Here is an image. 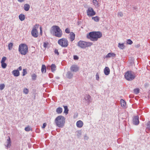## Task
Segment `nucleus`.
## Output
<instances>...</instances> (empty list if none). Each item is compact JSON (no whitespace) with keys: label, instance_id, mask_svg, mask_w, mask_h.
I'll list each match as a JSON object with an SVG mask.
<instances>
[{"label":"nucleus","instance_id":"nucleus-1","mask_svg":"<svg viewBox=\"0 0 150 150\" xmlns=\"http://www.w3.org/2000/svg\"><path fill=\"white\" fill-rule=\"evenodd\" d=\"M50 33L57 37L61 38L63 35L62 31L59 27L56 25L52 26L50 30Z\"/></svg>","mask_w":150,"mask_h":150},{"label":"nucleus","instance_id":"nucleus-2","mask_svg":"<svg viewBox=\"0 0 150 150\" xmlns=\"http://www.w3.org/2000/svg\"><path fill=\"white\" fill-rule=\"evenodd\" d=\"M102 36V34L100 32H90L87 36L91 41H94L97 40Z\"/></svg>","mask_w":150,"mask_h":150},{"label":"nucleus","instance_id":"nucleus-3","mask_svg":"<svg viewBox=\"0 0 150 150\" xmlns=\"http://www.w3.org/2000/svg\"><path fill=\"white\" fill-rule=\"evenodd\" d=\"M55 121L56 125L58 127H62L65 123V118L62 116H59L55 119Z\"/></svg>","mask_w":150,"mask_h":150},{"label":"nucleus","instance_id":"nucleus-4","mask_svg":"<svg viewBox=\"0 0 150 150\" xmlns=\"http://www.w3.org/2000/svg\"><path fill=\"white\" fill-rule=\"evenodd\" d=\"M18 50L21 54L25 55L28 52V46L25 44H21L19 45Z\"/></svg>","mask_w":150,"mask_h":150},{"label":"nucleus","instance_id":"nucleus-5","mask_svg":"<svg viewBox=\"0 0 150 150\" xmlns=\"http://www.w3.org/2000/svg\"><path fill=\"white\" fill-rule=\"evenodd\" d=\"M57 43L60 46L63 47H66L69 45L68 41L66 38H62L59 39Z\"/></svg>","mask_w":150,"mask_h":150},{"label":"nucleus","instance_id":"nucleus-6","mask_svg":"<svg viewBox=\"0 0 150 150\" xmlns=\"http://www.w3.org/2000/svg\"><path fill=\"white\" fill-rule=\"evenodd\" d=\"M92 44L90 42H86L82 41H80L78 43L79 46L82 48H85L90 46Z\"/></svg>","mask_w":150,"mask_h":150},{"label":"nucleus","instance_id":"nucleus-7","mask_svg":"<svg viewBox=\"0 0 150 150\" xmlns=\"http://www.w3.org/2000/svg\"><path fill=\"white\" fill-rule=\"evenodd\" d=\"M125 76L126 79L128 81H132L135 77V75L132 74L130 71H127L125 74Z\"/></svg>","mask_w":150,"mask_h":150},{"label":"nucleus","instance_id":"nucleus-8","mask_svg":"<svg viewBox=\"0 0 150 150\" xmlns=\"http://www.w3.org/2000/svg\"><path fill=\"white\" fill-rule=\"evenodd\" d=\"M39 25H36L33 26L31 31V34L35 38H37L38 36V32L37 29L38 28Z\"/></svg>","mask_w":150,"mask_h":150},{"label":"nucleus","instance_id":"nucleus-9","mask_svg":"<svg viewBox=\"0 0 150 150\" xmlns=\"http://www.w3.org/2000/svg\"><path fill=\"white\" fill-rule=\"evenodd\" d=\"M87 15L89 16H93L96 14V12L91 7H89L86 11Z\"/></svg>","mask_w":150,"mask_h":150},{"label":"nucleus","instance_id":"nucleus-10","mask_svg":"<svg viewBox=\"0 0 150 150\" xmlns=\"http://www.w3.org/2000/svg\"><path fill=\"white\" fill-rule=\"evenodd\" d=\"M139 117L137 116H135L133 119V124L135 125H138L139 123Z\"/></svg>","mask_w":150,"mask_h":150},{"label":"nucleus","instance_id":"nucleus-11","mask_svg":"<svg viewBox=\"0 0 150 150\" xmlns=\"http://www.w3.org/2000/svg\"><path fill=\"white\" fill-rule=\"evenodd\" d=\"M75 36V34L73 32H71L69 34V38L71 42H72L74 40Z\"/></svg>","mask_w":150,"mask_h":150},{"label":"nucleus","instance_id":"nucleus-12","mask_svg":"<svg viewBox=\"0 0 150 150\" xmlns=\"http://www.w3.org/2000/svg\"><path fill=\"white\" fill-rule=\"evenodd\" d=\"M76 125L77 127L81 128L83 126V123L82 121L80 120L77 122Z\"/></svg>","mask_w":150,"mask_h":150},{"label":"nucleus","instance_id":"nucleus-13","mask_svg":"<svg viewBox=\"0 0 150 150\" xmlns=\"http://www.w3.org/2000/svg\"><path fill=\"white\" fill-rule=\"evenodd\" d=\"M71 70L74 72L77 71L79 70L78 67L76 65H73L71 66Z\"/></svg>","mask_w":150,"mask_h":150},{"label":"nucleus","instance_id":"nucleus-14","mask_svg":"<svg viewBox=\"0 0 150 150\" xmlns=\"http://www.w3.org/2000/svg\"><path fill=\"white\" fill-rule=\"evenodd\" d=\"M104 72L105 74L106 75H108L110 72V70L108 67H106L104 69Z\"/></svg>","mask_w":150,"mask_h":150},{"label":"nucleus","instance_id":"nucleus-15","mask_svg":"<svg viewBox=\"0 0 150 150\" xmlns=\"http://www.w3.org/2000/svg\"><path fill=\"white\" fill-rule=\"evenodd\" d=\"M116 56L115 54L113 53H108L106 56V57L107 58L110 57H115Z\"/></svg>","mask_w":150,"mask_h":150},{"label":"nucleus","instance_id":"nucleus-16","mask_svg":"<svg viewBox=\"0 0 150 150\" xmlns=\"http://www.w3.org/2000/svg\"><path fill=\"white\" fill-rule=\"evenodd\" d=\"M12 73L15 76H19L20 73L19 70H14L12 71Z\"/></svg>","mask_w":150,"mask_h":150},{"label":"nucleus","instance_id":"nucleus-17","mask_svg":"<svg viewBox=\"0 0 150 150\" xmlns=\"http://www.w3.org/2000/svg\"><path fill=\"white\" fill-rule=\"evenodd\" d=\"M19 19L21 21H24L25 18V16L23 14H20L18 16Z\"/></svg>","mask_w":150,"mask_h":150},{"label":"nucleus","instance_id":"nucleus-18","mask_svg":"<svg viewBox=\"0 0 150 150\" xmlns=\"http://www.w3.org/2000/svg\"><path fill=\"white\" fill-rule=\"evenodd\" d=\"M7 143L6 145V146L7 148L8 147H10L11 146V139L9 137H8V139H7Z\"/></svg>","mask_w":150,"mask_h":150},{"label":"nucleus","instance_id":"nucleus-19","mask_svg":"<svg viewBox=\"0 0 150 150\" xmlns=\"http://www.w3.org/2000/svg\"><path fill=\"white\" fill-rule=\"evenodd\" d=\"M120 104L122 107H125L126 106V102L123 99H121L120 100Z\"/></svg>","mask_w":150,"mask_h":150},{"label":"nucleus","instance_id":"nucleus-20","mask_svg":"<svg viewBox=\"0 0 150 150\" xmlns=\"http://www.w3.org/2000/svg\"><path fill=\"white\" fill-rule=\"evenodd\" d=\"M46 71V68L45 65H42V66L41 71L42 73H45Z\"/></svg>","mask_w":150,"mask_h":150},{"label":"nucleus","instance_id":"nucleus-21","mask_svg":"<svg viewBox=\"0 0 150 150\" xmlns=\"http://www.w3.org/2000/svg\"><path fill=\"white\" fill-rule=\"evenodd\" d=\"M51 71L52 72H54L56 70V66L54 64H52L51 65Z\"/></svg>","mask_w":150,"mask_h":150},{"label":"nucleus","instance_id":"nucleus-22","mask_svg":"<svg viewBox=\"0 0 150 150\" xmlns=\"http://www.w3.org/2000/svg\"><path fill=\"white\" fill-rule=\"evenodd\" d=\"M93 5L96 7H98L99 6V3L97 0H93Z\"/></svg>","mask_w":150,"mask_h":150},{"label":"nucleus","instance_id":"nucleus-23","mask_svg":"<svg viewBox=\"0 0 150 150\" xmlns=\"http://www.w3.org/2000/svg\"><path fill=\"white\" fill-rule=\"evenodd\" d=\"M24 10L25 11H28L30 8V6L28 4H25L24 5Z\"/></svg>","mask_w":150,"mask_h":150},{"label":"nucleus","instance_id":"nucleus-24","mask_svg":"<svg viewBox=\"0 0 150 150\" xmlns=\"http://www.w3.org/2000/svg\"><path fill=\"white\" fill-rule=\"evenodd\" d=\"M92 19L94 21L98 22L100 20L98 16H96L95 17H92Z\"/></svg>","mask_w":150,"mask_h":150},{"label":"nucleus","instance_id":"nucleus-25","mask_svg":"<svg viewBox=\"0 0 150 150\" xmlns=\"http://www.w3.org/2000/svg\"><path fill=\"white\" fill-rule=\"evenodd\" d=\"M56 111L57 113L60 114L62 112V109L61 108H58L56 109Z\"/></svg>","mask_w":150,"mask_h":150},{"label":"nucleus","instance_id":"nucleus-26","mask_svg":"<svg viewBox=\"0 0 150 150\" xmlns=\"http://www.w3.org/2000/svg\"><path fill=\"white\" fill-rule=\"evenodd\" d=\"M118 47L121 49H123L125 48V46L123 43H119Z\"/></svg>","mask_w":150,"mask_h":150},{"label":"nucleus","instance_id":"nucleus-27","mask_svg":"<svg viewBox=\"0 0 150 150\" xmlns=\"http://www.w3.org/2000/svg\"><path fill=\"white\" fill-rule=\"evenodd\" d=\"M64 113H65L66 114H67L68 112V107L67 106H64Z\"/></svg>","mask_w":150,"mask_h":150},{"label":"nucleus","instance_id":"nucleus-28","mask_svg":"<svg viewBox=\"0 0 150 150\" xmlns=\"http://www.w3.org/2000/svg\"><path fill=\"white\" fill-rule=\"evenodd\" d=\"M13 46V45L12 43H10L8 45V49L9 50H11Z\"/></svg>","mask_w":150,"mask_h":150},{"label":"nucleus","instance_id":"nucleus-29","mask_svg":"<svg viewBox=\"0 0 150 150\" xmlns=\"http://www.w3.org/2000/svg\"><path fill=\"white\" fill-rule=\"evenodd\" d=\"M67 76L68 78L70 79L72 77L73 74L70 72H68L67 74Z\"/></svg>","mask_w":150,"mask_h":150},{"label":"nucleus","instance_id":"nucleus-30","mask_svg":"<svg viewBox=\"0 0 150 150\" xmlns=\"http://www.w3.org/2000/svg\"><path fill=\"white\" fill-rule=\"evenodd\" d=\"M1 66L3 68H5L7 66V64L5 62L1 63Z\"/></svg>","mask_w":150,"mask_h":150},{"label":"nucleus","instance_id":"nucleus-31","mask_svg":"<svg viewBox=\"0 0 150 150\" xmlns=\"http://www.w3.org/2000/svg\"><path fill=\"white\" fill-rule=\"evenodd\" d=\"M127 43L128 44L131 45L133 43V42L131 40L128 39L127 40Z\"/></svg>","mask_w":150,"mask_h":150},{"label":"nucleus","instance_id":"nucleus-32","mask_svg":"<svg viewBox=\"0 0 150 150\" xmlns=\"http://www.w3.org/2000/svg\"><path fill=\"white\" fill-rule=\"evenodd\" d=\"M23 91L24 93L25 94H27L29 92V91L27 88H25L23 90Z\"/></svg>","mask_w":150,"mask_h":150},{"label":"nucleus","instance_id":"nucleus-33","mask_svg":"<svg viewBox=\"0 0 150 150\" xmlns=\"http://www.w3.org/2000/svg\"><path fill=\"white\" fill-rule=\"evenodd\" d=\"M37 76L35 74H33L32 75V80H35Z\"/></svg>","mask_w":150,"mask_h":150},{"label":"nucleus","instance_id":"nucleus-34","mask_svg":"<svg viewBox=\"0 0 150 150\" xmlns=\"http://www.w3.org/2000/svg\"><path fill=\"white\" fill-rule=\"evenodd\" d=\"M65 32L66 33L69 34V33H70V30L69 28H66L65 30Z\"/></svg>","mask_w":150,"mask_h":150},{"label":"nucleus","instance_id":"nucleus-35","mask_svg":"<svg viewBox=\"0 0 150 150\" xmlns=\"http://www.w3.org/2000/svg\"><path fill=\"white\" fill-rule=\"evenodd\" d=\"M23 76H24L26 74H27V72L26 71V69H23Z\"/></svg>","mask_w":150,"mask_h":150},{"label":"nucleus","instance_id":"nucleus-36","mask_svg":"<svg viewBox=\"0 0 150 150\" xmlns=\"http://www.w3.org/2000/svg\"><path fill=\"white\" fill-rule=\"evenodd\" d=\"M134 91L135 93L137 94L139 92V89L138 88L135 89H134Z\"/></svg>","mask_w":150,"mask_h":150},{"label":"nucleus","instance_id":"nucleus-37","mask_svg":"<svg viewBox=\"0 0 150 150\" xmlns=\"http://www.w3.org/2000/svg\"><path fill=\"white\" fill-rule=\"evenodd\" d=\"M6 57H4L1 60V63L2 62H5L6 59Z\"/></svg>","mask_w":150,"mask_h":150},{"label":"nucleus","instance_id":"nucleus-38","mask_svg":"<svg viewBox=\"0 0 150 150\" xmlns=\"http://www.w3.org/2000/svg\"><path fill=\"white\" fill-rule=\"evenodd\" d=\"M5 87V85L3 84H1L0 85V89L1 90H3Z\"/></svg>","mask_w":150,"mask_h":150},{"label":"nucleus","instance_id":"nucleus-39","mask_svg":"<svg viewBox=\"0 0 150 150\" xmlns=\"http://www.w3.org/2000/svg\"><path fill=\"white\" fill-rule=\"evenodd\" d=\"M25 129L26 131H29L30 130V128L29 126H28L25 127Z\"/></svg>","mask_w":150,"mask_h":150},{"label":"nucleus","instance_id":"nucleus-40","mask_svg":"<svg viewBox=\"0 0 150 150\" xmlns=\"http://www.w3.org/2000/svg\"><path fill=\"white\" fill-rule=\"evenodd\" d=\"M118 16H123V14L121 12H119L118 13Z\"/></svg>","mask_w":150,"mask_h":150},{"label":"nucleus","instance_id":"nucleus-41","mask_svg":"<svg viewBox=\"0 0 150 150\" xmlns=\"http://www.w3.org/2000/svg\"><path fill=\"white\" fill-rule=\"evenodd\" d=\"M147 128L150 129V121L149 122L147 123Z\"/></svg>","mask_w":150,"mask_h":150},{"label":"nucleus","instance_id":"nucleus-42","mask_svg":"<svg viewBox=\"0 0 150 150\" xmlns=\"http://www.w3.org/2000/svg\"><path fill=\"white\" fill-rule=\"evenodd\" d=\"M54 52L55 54H56L57 55H59V52H58V50L57 49H55L54 51Z\"/></svg>","mask_w":150,"mask_h":150},{"label":"nucleus","instance_id":"nucleus-43","mask_svg":"<svg viewBox=\"0 0 150 150\" xmlns=\"http://www.w3.org/2000/svg\"><path fill=\"white\" fill-rule=\"evenodd\" d=\"M74 60H77L79 59V57L76 55H74Z\"/></svg>","mask_w":150,"mask_h":150},{"label":"nucleus","instance_id":"nucleus-44","mask_svg":"<svg viewBox=\"0 0 150 150\" xmlns=\"http://www.w3.org/2000/svg\"><path fill=\"white\" fill-rule=\"evenodd\" d=\"M48 44L47 43H46V42L44 43L43 44V46L44 47H46L47 45Z\"/></svg>","mask_w":150,"mask_h":150},{"label":"nucleus","instance_id":"nucleus-45","mask_svg":"<svg viewBox=\"0 0 150 150\" xmlns=\"http://www.w3.org/2000/svg\"><path fill=\"white\" fill-rule=\"evenodd\" d=\"M46 125H47L46 123H43L42 126V128H45V127Z\"/></svg>","mask_w":150,"mask_h":150},{"label":"nucleus","instance_id":"nucleus-46","mask_svg":"<svg viewBox=\"0 0 150 150\" xmlns=\"http://www.w3.org/2000/svg\"><path fill=\"white\" fill-rule=\"evenodd\" d=\"M40 34L41 35H42V27L41 26H40Z\"/></svg>","mask_w":150,"mask_h":150},{"label":"nucleus","instance_id":"nucleus-47","mask_svg":"<svg viewBox=\"0 0 150 150\" xmlns=\"http://www.w3.org/2000/svg\"><path fill=\"white\" fill-rule=\"evenodd\" d=\"M86 98H87V99L88 100H89V99L91 97L89 95H86Z\"/></svg>","mask_w":150,"mask_h":150},{"label":"nucleus","instance_id":"nucleus-48","mask_svg":"<svg viewBox=\"0 0 150 150\" xmlns=\"http://www.w3.org/2000/svg\"><path fill=\"white\" fill-rule=\"evenodd\" d=\"M96 76V79L97 80H98L99 78V75L98 74H97Z\"/></svg>","mask_w":150,"mask_h":150},{"label":"nucleus","instance_id":"nucleus-49","mask_svg":"<svg viewBox=\"0 0 150 150\" xmlns=\"http://www.w3.org/2000/svg\"><path fill=\"white\" fill-rule=\"evenodd\" d=\"M18 69L19 71H21L22 70V67L21 66L19 67H18Z\"/></svg>","mask_w":150,"mask_h":150},{"label":"nucleus","instance_id":"nucleus-50","mask_svg":"<svg viewBox=\"0 0 150 150\" xmlns=\"http://www.w3.org/2000/svg\"><path fill=\"white\" fill-rule=\"evenodd\" d=\"M24 0H18V1L20 2H22Z\"/></svg>","mask_w":150,"mask_h":150},{"label":"nucleus","instance_id":"nucleus-51","mask_svg":"<svg viewBox=\"0 0 150 150\" xmlns=\"http://www.w3.org/2000/svg\"><path fill=\"white\" fill-rule=\"evenodd\" d=\"M140 45H137V47H140Z\"/></svg>","mask_w":150,"mask_h":150}]
</instances>
